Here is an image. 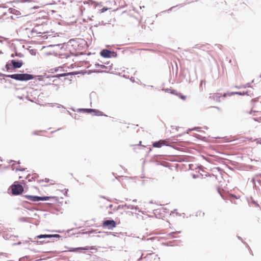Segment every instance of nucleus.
<instances>
[{
	"label": "nucleus",
	"instance_id": "nucleus-1",
	"mask_svg": "<svg viewBox=\"0 0 261 261\" xmlns=\"http://www.w3.org/2000/svg\"><path fill=\"white\" fill-rule=\"evenodd\" d=\"M239 94L241 95V93L239 92H232L230 93H224L223 94L216 92V93H212L210 94L209 98L211 100L217 101V102H220L221 97H225L227 96H231L233 94Z\"/></svg>",
	"mask_w": 261,
	"mask_h": 261
},
{
	"label": "nucleus",
	"instance_id": "nucleus-2",
	"mask_svg": "<svg viewBox=\"0 0 261 261\" xmlns=\"http://www.w3.org/2000/svg\"><path fill=\"white\" fill-rule=\"evenodd\" d=\"M7 77H11V79L21 81H29L32 80L34 76L32 74L24 73V74H14L6 75Z\"/></svg>",
	"mask_w": 261,
	"mask_h": 261
},
{
	"label": "nucleus",
	"instance_id": "nucleus-3",
	"mask_svg": "<svg viewBox=\"0 0 261 261\" xmlns=\"http://www.w3.org/2000/svg\"><path fill=\"white\" fill-rule=\"evenodd\" d=\"M24 197L25 198H27L32 201H39L40 200H42V201L47 200L50 198H54V197H48V196L40 197V196H32V195H24Z\"/></svg>",
	"mask_w": 261,
	"mask_h": 261
},
{
	"label": "nucleus",
	"instance_id": "nucleus-4",
	"mask_svg": "<svg viewBox=\"0 0 261 261\" xmlns=\"http://www.w3.org/2000/svg\"><path fill=\"white\" fill-rule=\"evenodd\" d=\"M11 188L13 195H19L23 191V187L19 184H13Z\"/></svg>",
	"mask_w": 261,
	"mask_h": 261
},
{
	"label": "nucleus",
	"instance_id": "nucleus-5",
	"mask_svg": "<svg viewBox=\"0 0 261 261\" xmlns=\"http://www.w3.org/2000/svg\"><path fill=\"white\" fill-rule=\"evenodd\" d=\"M102 226L104 228L112 229L116 226V223L114 220H106L103 222Z\"/></svg>",
	"mask_w": 261,
	"mask_h": 261
},
{
	"label": "nucleus",
	"instance_id": "nucleus-6",
	"mask_svg": "<svg viewBox=\"0 0 261 261\" xmlns=\"http://www.w3.org/2000/svg\"><path fill=\"white\" fill-rule=\"evenodd\" d=\"M170 142L167 140H160L159 141L155 142L153 143V147L160 148L163 146H169Z\"/></svg>",
	"mask_w": 261,
	"mask_h": 261
},
{
	"label": "nucleus",
	"instance_id": "nucleus-7",
	"mask_svg": "<svg viewBox=\"0 0 261 261\" xmlns=\"http://www.w3.org/2000/svg\"><path fill=\"white\" fill-rule=\"evenodd\" d=\"M81 111L87 112V113H91L93 112L94 113V115L96 116H106V115H104L103 113L99 110H95V109H82Z\"/></svg>",
	"mask_w": 261,
	"mask_h": 261
},
{
	"label": "nucleus",
	"instance_id": "nucleus-8",
	"mask_svg": "<svg viewBox=\"0 0 261 261\" xmlns=\"http://www.w3.org/2000/svg\"><path fill=\"white\" fill-rule=\"evenodd\" d=\"M60 235L59 234H40L36 237V238L42 239V238H59Z\"/></svg>",
	"mask_w": 261,
	"mask_h": 261
},
{
	"label": "nucleus",
	"instance_id": "nucleus-9",
	"mask_svg": "<svg viewBox=\"0 0 261 261\" xmlns=\"http://www.w3.org/2000/svg\"><path fill=\"white\" fill-rule=\"evenodd\" d=\"M111 51L107 49H103L100 52V55L105 58L111 57Z\"/></svg>",
	"mask_w": 261,
	"mask_h": 261
},
{
	"label": "nucleus",
	"instance_id": "nucleus-10",
	"mask_svg": "<svg viewBox=\"0 0 261 261\" xmlns=\"http://www.w3.org/2000/svg\"><path fill=\"white\" fill-rule=\"evenodd\" d=\"M11 63L14 68H20L22 65V63L20 61H15V60H12Z\"/></svg>",
	"mask_w": 261,
	"mask_h": 261
},
{
	"label": "nucleus",
	"instance_id": "nucleus-11",
	"mask_svg": "<svg viewBox=\"0 0 261 261\" xmlns=\"http://www.w3.org/2000/svg\"><path fill=\"white\" fill-rule=\"evenodd\" d=\"M95 66L97 67L98 68V70L103 71V70L105 68H106V67L105 65H100L98 63L95 64Z\"/></svg>",
	"mask_w": 261,
	"mask_h": 261
},
{
	"label": "nucleus",
	"instance_id": "nucleus-12",
	"mask_svg": "<svg viewBox=\"0 0 261 261\" xmlns=\"http://www.w3.org/2000/svg\"><path fill=\"white\" fill-rule=\"evenodd\" d=\"M89 249H93V248L92 247L90 248L88 246H86L85 247H80V248H77L75 249V250H88Z\"/></svg>",
	"mask_w": 261,
	"mask_h": 261
},
{
	"label": "nucleus",
	"instance_id": "nucleus-13",
	"mask_svg": "<svg viewBox=\"0 0 261 261\" xmlns=\"http://www.w3.org/2000/svg\"><path fill=\"white\" fill-rule=\"evenodd\" d=\"M177 95L183 100H186V96L181 95L180 93L177 94Z\"/></svg>",
	"mask_w": 261,
	"mask_h": 261
},
{
	"label": "nucleus",
	"instance_id": "nucleus-14",
	"mask_svg": "<svg viewBox=\"0 0 261 261\" xmlns=\"http://www.w3.org/2000/svg\"><path fill=\"white\" fill-rule=\"evenodd\" d=\"M40 133H41L40 131H35L33 133V134L34 135H40Z\"/></svg>",
	"mask_w": 261,
	"mask_h": 261
},
{
	"label": "nucleus",
	"instance_id": "nucleus-15",
	"mask_svg": "<svg viewBox=\"0 0 261 261\" xmlns=\"http://www.w3.org/2000/svg\"><path fill=\"white\" fill-rule=\"evenodd\" d=\"M255 141L256 142V143L261 144V138L257 139Z\"/></svg>",
	"mask_w": 261,
	"mask_h": 261
},
{
	"label": "nucleus",
	"instance_id": "nucleus-16",
	"mask_svg": "<svg viewBox=\"0 0 261 261\" xmlns=\"http://www.w3.org/2000/svg\"><path fill=\"white\" fill-rule=\"evenodd\" d=\"M26 178L28 179V180H29V181H31V179H30V175H28L27 176Z\"/></svg>",
	"mask_w": 261,
	"mask_h": 261
},
{
	"label": "nucleus",
	"instance_id": "nucleus-17",
	"mask_svg": "<svg viewBox=\"0 0 261 261\" xmlns=\"http://www.w3.org/2000/svg\"><path fill=\"white\" fill-rule=\"evenodd\" d=\"M66 75V74H59L58 77H60V76H65Z\"/></svg>",
	"mask_w": 261,
	"mask_h": 261
},
{
	"label": "nucleus",
	"instance_id": "nucleus-18",
	"mask_svg": "<svg viewBox=\"0 0 261 261\" xmlns=\"http://www.w3.org/2000/svg\"><path fill=\"white\" fill-rule=\"evenodd\" d=\"M38 243H39V241H37ZM44 242V241H39V243L40 244H43Z\"/></svg>",
	"mask_w": 261,
	"mask_h": 261
},
{
	"label": "nucleus",
	"instance_id": "nucleus-19",
	"mask_svg": "<svg viewBox=\"0 0 261 261\" xmlns=\"http://www.w3.org/2000/svg\"><path fill=\"white\" fill-rule=\"evenodd\" d=\"M107 10V9H106H106L105 8L102 9V12H104L105 11H106Z\"/></svg>",
	"mask_w": 261,
	"mask_h": 261
},
{
	"label": "nucleus",
	"instance_id": "nucleus-20",
	"mask_svg": "<svg viewBox=\"0 0 261 261\" xmlns=\"http://www.w3.org/2000/svg\"><path fill=\"white\" fill-rule=\"evenodd\" d=\"M236 87L237 88H241L242 87V86H239H239H236Z\"/></svg>",
	"mask_w": 261,
	"mask_h": 261
},
{
	"label": "nucleus",
	"instance_id": "nucleus-21",
	"mask_svg": "<svg viewBox=\"0 0 261 261\" xmlns=\"http://www.w3.org/2000/svg\"><path fill=\"white\" fill-rule=\"evenodd\" d=\"M22 178V176H19V179H21V178Z\"/></svg>",
	"mask_w": 261,
	"mask_h": 261
},
{
	"label": "nucleus",
	"instance_id": "nucleus-22",
	"mask_svg": "<svg viewBox=\"0 0 261 261\" xmlns=\"http://www.w3.org/2000/svg\"><path fill=\"white\" fill-rule=\"evenodd\" d=\"M36 81H40V80L39 79H38Z\"/></svg>",
	"mask_w": 261,
	"mask_h": 261
},
{
	"label": "nucleus",
	"instance_id": "nucleus-23",
	"mask_svg": "<svg viewBox=\"0 0 261 261\" xmlns=\"http://www.w3.org/2000/svg\"><path fill=\"white\" fill-rule=\"evenodd\" d=\"M216 108H217V109H218V110H219V109H220L219 107H216Z\"/></svg>",
	"mask_w": 261,
	"mask_h": 261
}]
</instances>
